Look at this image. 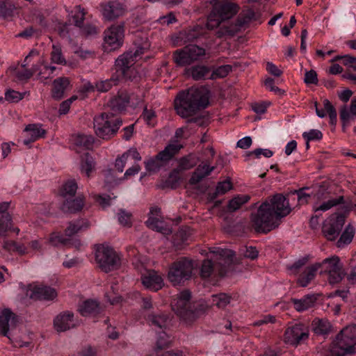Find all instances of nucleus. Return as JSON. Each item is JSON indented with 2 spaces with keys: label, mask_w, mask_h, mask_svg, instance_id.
Returning <instances> with one entry per match:
<instances>
[{
  "label": "nucleus",
  "mask_w": 356,
  "mask_h": 356,
  "mask_svg": "<svg viewBox=\"0 0 356 356\" xmlns=\"http://www.w3.org/2000/svg\"><path fill=\"white\" fill-rule=\"evenodd\" d=\"M291 211L289 200L282 194H276L263 202L257 213L251 216L252 226L257 232L268 233L277 227L281 218Z\"/></svg>",
  "instance_id": "1"
},
{
  "label": "nucleus",
  "mask_w": 356,
  "mask_h": 356,
  "mask_svg": "<svg viewBox=\"0 0 356 356\" xmlns=\"http://www.w3.org/2000/svg\"><path fill=\"white\" fill-rule=\"evenodd\" d=\"M209 92L204 87L191 88L179 92L175 99V108L181 118L192 116L195 112L209 105Z\"/></svg>",
  "instance_id": "2"
},
{
  "label": "nucleus",
  "mask_w": 356,
  "mask_h": 356,
  "mask_svg": "<svg viewBox=\"0 0 356 356\" xmlns=\"http://www.w3.org/2000/svg\"><path fill=\"white\" fill-rule=\"evenodd\" d=\"M239 6L229 0H218L214 3L208 15L207 28L209 30L220 29L221 24L232 19L239 11Z\"/></svg>",
  "instance_id": "3"
},
{
  "label": "nucleus",
  "mask_w": 356,
  "mask_h": 356,
  "mask_svg": "<svg viewBox=\"0 0 356 356\" xmlns=\"http://www.w3.org/2000/svg\"><path fill=\"white\" fill-rule=\"evenodd\" d=\"M144 48L140 47L134 51H129L120 55L115 60V74H119L120 79L132 80L136 78L137 72L134 67L137 60L144 53Z\"/></svg>",
  "instance_id": "4"
},
{
  "label": "nucleus",
  "mask_w": 356,
  "mask_h": 356,
  "mask_svg": "<svg viewBox=\"0 0 356 356\" xmlns=\"http://www.w3.org/2000/svg\"><path fill=\"white\" fill-rule=\"evenodd\" d=\"M122 122L121 119L113 114L104 113L94 118V129L99 137L108 139L117 133Z\"/></svg>",
  "instance_id": "5"
},
{
  "label": "nucleus",
  "mask_w": 356,
  "mask_h": 356,
  "mask_svg": "<svg viewBox=\"0 0 356 356\" xmlns=\"http://www.w3.org/2000/svg\"><path fill=\"white\" fill-rule=\"evenodd\" d=\"M210 252L214 254L216 259L220 260L218 264L221 266H225L229 262L234 256V252L228 249L213 248ZM214 271H218L220 276H223L225 273L222 266L218 268V265H214L210 259H206L202 262L200 270L202 277H209Z\"/></svg>",
  "instance_id": "6"
},
{
  "label": "nucleus",
  "mask_w": 356,
  "mask_h": 356,
  "mask_svg": "<svg viewBox=\"0 0 356 356\" xmlns=\"http://www.w3.org/2000/svg\"><path fill=\"white\" fill-rule=\"evenodd\" d=\"M95 261L101 270L106 273L115 270L121 265L120 256L112 248L105 245L97 246Z\"/></svg>",
  "instance_id": "7"
},
{
  "label": "nucleus",
  "mask_w": 356,
  "mask_h": 356,
  "mask_svg": "<svg viewBox=\"0 0 356 356\" xmlns=\"http://www.w3.org/2000/svg\"><path fill=\"white\" fill-rule=\"evenodd\" d=\"M259 18V14L256 13L252 9H244L238 15L236 21L229 26L222 25L220 29L216 32V35L220 38L227 35H234V33L247 29L252 21Z\"/></svg>",
  "instance_id": "8"
},
{
  "label": "nucleus",
  "mask_w": 356,
  "mask_h": 356,
  "mask_svg": "<svg viewBox=\"0 0 356 356\" xmlns=\"http://www.w3.org/2000/svg\"><path fill=\"white\" fill-rule=\"evenodd\" d=\"M103 49L105 51H115L120 48L124 42V24H113L104 31Z\"/></svg>",
  "instance_id": "9"
},
{
  "label": "nucleus",
  "mask_w": 356,
  "mask_h": 356,
  "mask_svg": "<svg viewBox=\"0 0 356 356\" xmlns=\"http://www.w3.org/2000/svg\"><path fill=\"white\" fill-rule=\"evenodd\" d=\"M193 269V261L182 258L171 265L168 277L173 285L179 284L191 277Z\"/></svg>",
  "instance_id": "10"
},
{
  "label": "nucleus",
  "mask_w": 356,
  "mask_h": 356,
  "mask_svg": "<svg viewBox=\"0 0 356 356\" xmlns=\"http://www.w3.org/2000/svg\"><path fill=\"white\" fill-rule=\"evenodd\" d=\"M205 49L195 44H189L176 50L173 54L175 63L179 66H186L199 60L205 55Z\"/></svg>",
  "instance_id": "11"
},
{
  "label": "nucleus",
  "mask_w": 356,
  "mask_h": 356,
  "mask_svg": "<svg viewBox=\"0 0 356 356\" xmlns=\"http://www.w3.org/2000/svg\"><path fill=\"white\" fill-rule=\"evenodd\" d=\"M356 345V325L344 327L337 335L334 341V348H339L341 354L353 353Z\"/></svg>",
  "instance_id": "12"
},
{
  "label": "nucleus",
  "mask_w": 356,
  "mask_h": 356,
  "mask_svg": "<svg viewBox=\"0 0 356 356\" xmlns=\"http://www.w3.org/2000/svg\"><path fill=\"white\" fill-rule=\"evenodd\" d=\"M320 265L325 273L328 275V281L330 284H337L341 281L345 273L343 266L338 257L334 256L324 259L321 263H315Z\"/></svg>",
  "instance_id": "13"
},
{
  "label": "nucleus",
  "mask_w": 356,
  "mask_h": 356,
  "mask_svg": "<svg viewBox=\"0 0 356 356\" xmlns=\"http://www.w3.org/2000/svg\"><path fill=\"white\" fill-rule=\"evenodd\" d=\"M181 147L182 146L177 143L168 145L155 157L150 158L145 162L146 170L150 172L158 170L161 166L162 162L170 160Z\"/></svg>",
  "instance_id": "14"
},
{
  "label": "nucleus",
  "mask_w": 356,
  "mask_h": 356,
  "mask_svg": "<svg viewBox=\"0 0 356 356\" xmlns=\"http://www.w3.org/2000/svg\"><path fill=\"white\" fill-rule=\"evenodd\" d=\"M344 223V216L341 214L330 216L323 224V236L329 241H334L339 236Z\"/></svg>",
  "instance_id": "15"
},
{
  "label": "nucleus",
  "mask_w": 356,
  "mask_h": 356,
  "mask_svg": "<svg viewBox=\"0 0 356 356\" xmlns=\"http://www.w3.org/2000/svg\"><path fill=\"white\" fill-rule=\"evenodd\" d=\"M141 275V280L143 286L152 291H157L163 286V279L154 270H147L143 264L136 266Z\"/></svg>",
  "instance_id": "16"
},
{
  "label": "nucleus",
  "mask_w": 356,
  "mask_h": 356,
  "mask_svg": "<svg viewBox=\"0 0 356 356\" xmlns=\"http://www.w3.org/2000/svg\"><path fill=\"white\" fill-rule=\"evenodd\" d=\"M191 298L190 291L186 290L180 292L171 302L173 311L181 318H185L191 312Z\"/></svg>",
  "instance_id": "17"
},
{
  "label": "nucleus",
  "mask_w": 356,
  "mask_h": 356,
  "mask_svg": "<svg viewBox=\"0 0 356 356\" xmlns=\"http://www.w3.org/2000/svg\"><path fill=\"white\" fill-rule=\"evenodd\" d=\"M134 98L135 95L134 94L129 95L127 92H121L118 96L110 100L109 106L111 110L115 112H121L124 111L129 104L134 106L138 104L140 99L136 98L135 100Z\"/></svg>",
  "instance_id": "18"
},
{
  "label": "nucleus",
  "mask_w": 356,
  "mask_h": 356,
  "mask_svg": "<svg viewBox=\"0 0 356 356\" xmlns=\"http://www.w3.org/2000/svg\"><path fill=\"white\" fill-rule=\"evenodd\" d=\"M102 15L104 19L107 21H113L122 16L125 13V8L124 6L117 1H111L100 5Z\"/></svg>",
  "instance_id": "19"
},
{
  "label": "nucleus",
  "mask_w": 356,
  "mask_h": 356,
  "mask_svg": "<svg viewBox=\"0 0 356 356\" xmlns=\"http://www.w3.org/2000/svg\"><path fill=\"white\" fill-rule=\"evenodd\" d=\"M161 209L155 207L150 209L149 217L146 221L147 226L156 232L168 235L171 233L170 228L159 219Z\"/></svg>",
  "instance_id": "20"
},
{
  "label": "nucleus",
  "mask_w": 356,
  "mask_h": 356,
  "mask_svg": "<svg viewBox=\"0 0 356 356\" xmlns=\"http://www.w3.org/2000/svg\"><path fill=\"white\" fill-rule=\"evenodd\" d=\"M307 338L308 333L301 324H296L288 327L284 333V341L293 346H298Z\"/></svg>",
  "instance_id": "21"
},
{
  "label": "nucleus",
  "mask_w": 356,
  "mask_h": 356,
  "mask_svg": "<svg viewBox=\"0 0 356 356\" xmlns=\"http://www.w3.org/2000/svg\"><path fill=\"white\" fill-rule=\"evenodd\" d=\"M76 325L77 321L74 314L69 311L60 313L54 320V328L58 332H65Z\"/></svg>",
  "instance_id": "22"
},
{
  "label": "nucleus",
  "mask_w": 356,
  "mask_h": 356,
  "mask_svg": "<svg viewBox=\"0 0 356 356\" xmlns=\"http://www.w3.org/2000/svg\"><path fill=\"white\" fill-rule=\"evenodd\" d=\"M27 293L30 298L34 300H52L57 296V292L54 289L43 285L30 287Z\"/></svg>",
  "instance_id": "23"
},
{
  "label": "nucleus",
  "mask_w": 356,
  "mask_h": 356,
  "mask_svg": "<svg viewBox=\"0 0 356 356\" xmlns=\"http://www.w3.org/2000/svg\"><path fill=\"white\" fill-rule=\"evenodd\" d=\"M17 316L9 309H4L0 312V333L8 338L10 329L15 327Z\"/></svg>",
  "instance_id": "24"
},
{
  "label": "nucleus",
  "mask_w": 356,
  "mask_h": 356,
  "mask_svg": "<svg viewBox=\"0 0 356 356\" xmlns=\"http://www.w3.org/2000/svg\"><path fill=\"white\" fill-rule=\"evenodd\" d=\"M216 168V165H211V162L202 161L193 172L189 180L190 184H197L200 183L203 179L209 176Z\"/></svg>",
  "instance_id": "25"
},
{
  "label": "nucleus",
  "mask_w": 356,
  "mask_h": 356,
  "mask_svg": "<svg viewBox=\"0 0 356 356\" xmlns=\"http://www.w3.org/2000/svg\"><path fill=\"white\" fill-rule=\"evenodd\" d=\"M318 297V296L316 294H307L300 299H291V302L297 312H302L314 307Z\"/></svg>",
  "instance_id": "26"
},
{
  "label": "nucleus",
  "mask_w": 356,
  "mask_h": 356,
  "mask_svg": "<svg viewBox=\"0 0 356 356\" xmlns=\"http://www.w3.org/2000/svg\"><path fill=\"white\" fill-rule=\"evenodd\" d=\"M24 132L27 138L24 140V144L29 145L38 139L44 136L46 131L40 124H29L26 127Z\"/></svg>",
  "instance_id": "27"
},
{
  "label": "nucleus",
  "mask_w": 356,
  "mask_h": 356,
  "mask_svg": "<svg viewBox=\"0 0 356 356\" xmlns=\"http://www.w3.org/2000/svg\"><path fill=\"white\" fill-rule=\"evenodd\" d=\"M36 51H31L30 54L25 58L24 63L22 65V69H18L15 72L16 77L20 81H25L29 79L33 74L38 72V66L35 65L31 69H26L25 67L29 64V57L32 55L36 54Z\"/></svg>",
  "instance_id": "28"
},
{
  "label": "nucleus",
  "mask_w": 356,
  "mask_h": 356,
  "mask_svg": "<svg viewBox=\"0 0 356 356\" xmlns=\"http://www.w3.org/2000/svg\"><path fill=\"white\" fill-rule=\"evenodd\" d=\"M70 86V80L66 77H59L53 82L52 97L55 99H60Z\"/></svg>",
  "instance_id": "29"
},
{
  "label": "nucleus",
  "mask_w": 356,
  "mask_h": 356,
  "mask_svg": "<svg viewBox=\"0 0 356 356\" xmlns=\"http://www.w3.org/2000/svg\"><path fill=\"white\" fill-rule=\"evenodd\" d=\"M318 269H320V265L316 264L307 267L298 278L297 283L298 285L302 287L307 286L314 278L316 271Z\"/></svg>",
  "instance_id": "30"
},
{
  "label": "nucleus",
  "mask_w": 356,
  "mask_h": 356,
  "mask_svg": "<svg viewBox=\"0 0 356 356\" xmlns=\"http://www.w3.org/2000/svg\"><path fill=\"white\" fill-rule=\"evenodd\" d=\"M78 310L82 316H88L99 313L101 308L96 300H87L79 305Z\"/></svg>",
  "instance_id": "31"
},
{
  "label": "nucleus",
  "mask_w": 356,
  "mask_h": 356,
  "mask_svg": "<svg viewBox=\"0 0 356 356\" xmlns=\"http://www.w3.org/2000/svg\"><path fill=\"white\" fill-rule=\"evenodd\" d=\"M84 204L83 197L81 196H78L74 199H67L65 200L61 209L65 212L69 213H76L80 211Z\"/></svg>",
  "instance_id": "32"
},
{
  "label": "nucleus",
  "mask_w": 356,
  "mask_h": 356,
  "mask_svg": "<svg viewBox=\"0 0 356 356\" xmlns=\"http://www.w3.org/2000/svg\"><path fill=\"white\" fill-rule=\"evenodd\" d=\"M197 164L196 159L192 154L181 158L178 161V166L173 170L172 176L177 172H183L193 168Z\"/></svg>",
  "instance_id": "33"
},
{
  "label": "nucleus",
  "mask_w": 356,
  "mask_h": 356,
  "mask_svg": "<svg viewBox=\"0 0 356 356\" xmlns=\"http://www.w3.org/2000/svg\"><path fill=\"white\" fill-rule=\"evenodd\" d=\"M210 70L205 65H195L186 70V74L191 76L194 80L204 79Z\"/></svg>",
  "instance_id": "34"
},
{
  "label": "nucleus",
  "mask_w": 356,
  "mask_h": 356,
  "mask_svg": "<svg viewBox=\"0 0 356 356\" xmlns=\"http://www.w3.org/2000/svg\"><path fill=\"white\" fill-rule=\"evenodd\" d=\"M120 79L119 74H113L109 79L97 82L95 85V88L100 92H108L113 86H117Z\"/></svg>",
  "instance_id": "35"
},
{
  "label": "nucleus",
  "mask_w": 356,
  "mask_h": 356,
  "mask_svg": "<svg viewBox=\"0 0 356 356\" xmlns=\"http://www.w3.org/2000/svg\"><path fill=\"white\" fill-rule=\"evenodd\" d=\"M95 162L93 158L86 153L81 158L80 170L81 173H84L88 177L90 176V173L95 170Z\"/></svg>",
  "instance_id": "36"
},
{
  "label": "nucleus",
  "mask_w": 356,
  "mask_h": 356,
  "mask_svg": "<svg viewBox=\"0 0 356 356\" xmlns=\"http://www.w3.org/2000/svg\"><path fill=\"white\" fill-rule=\"evenodd\" d=\"M94 142V138L90 135L78 134L74 139V144L76 147L85 149H91Z\"/></svg>",
  "instance_id": "37"
},
{
  "label": "nucleus",
  "mask_w": 356,
  "mask_h": 356,
  "mask_svg": "<svg viewBox=\"0 0 356 356\" xmlns=\"http://www.w3.org/2000/svg\"><path fill=\"white\" fill-rule=\"evenodd\" d=\"M77 190V184L74 179L67 181L60 190V195L65 200L73 197Z\"/></svg>",
  "instance_id": "38"
},
{
  "label": "nucleus",
  "mask_w": 356,
  "mask_h": 356,
  "mask_svg": "<svg viewBox=\"0 0 356 356\" xmlns=\"http://www.w3.org/2000/svg\"><path fill=\"white\" fill-rule=\"evenodd\" d=\"M232 188V183L229 180H225L218 183L216 191L209 194V199L210 201L214 200L218 195L225 194L230 191Z\"/></svg>",
  "instance_id": "39"
},
{
  "label": "nucleus",
  "mask_w": 356,
  "mask_h": 356,
  "mask_svg": "<svg viewBox=\"0 0 356 356\" xmlns=\"http://www.w3.org/2000/svg\"><path fill=\"white\" fill-rule=\"evenodd\" d=\"M312 325L314 332L317 334H327L331 329V324L326 319H315Z\"/></svg>",
  "instance_id": "40"
},
{
  "label": "nucleus",
  "mask_w": 356,
  "mask_h": 356,
  "mask_svg": "<svg viewBox=\"0 0 356 356\" xmlns=\"http://www.w3.org/2000/svg\"><path fill=\"white\" fill-rule=\"evenodd\" d=\"M355 235V229L351 225H348L337 241V246L342 248L351 243Z\"/></svg>",
  "instance_id": "41"
},
{
  "label": "nucleus",
  "mask_w": 356,
  "mask_h": 356,
  "mask_svg": "<svg viewBox=\"0 0 356 356\" xmlns=\"http://www.w3.org/2000/svg\"><path fill=\"white\" fill-rule=\"evenodd\" d=\"M342 203H343V197L339 196L337 198L329 200L328 201L322 203L319 206H314L313 210L314 212H317L319 211H326L332 208L333 207H335Z\"/></svg>",
  "instance_id": "42"
},
{
  "label": "nucleus",
  "mask_w": 356,
  "mask_h": 356,
  "mask_svg": "<svg viewBox=\"0 0 356 356\" xmlns=\"http://www.w3.org/2000/svg\"><path fill=\"white\" fill-rule=\"evenodd\" d=\"M231 297L226 293L213 295L211 298L212 305L219 309L225 308L230 302Z\"/></svg>",
  "instance_id": "43"
},
{
  "label": "nucleus",
  "mask_w": 356,
  "mask_h": 356,
  "mask_svg": "<svg viewBox=\"0 0 356 356\" xmlns=\"http://www.w3.org/2000/svg\"><path fill=\"white\" fill-rule=\"evenodd\" d=\"M250 196L248 195H238L232 199L228 204L227 208L229 211H235L243 204L250 200Z\"/></svg>",
  "instance_id": "44"
},
{
  "label": "nucleus",
  "mask_w": 356,
  "mask_h": 356,
  "mask_svg": "<svg viewBox=\"0 0 356 356\" xmlns=\"http://www.w3.org/2000/svg\"><path fill=\"white\" fill-rule=\"evenodd\" d=\"M232 70V67L230 65H224L219 66L213 70L209 79L215 80L217 79H222L226 77L229 72Z\"/></svg>",
  "instance_id": "45"
},
{
  "label": "nucleus",
  "mask_w": 356,
  "mask_h": 356,
  "mask_svg": "<svg viewBox=\"0 0 356 356\" xmlns=\"http://www.w3.org/2000/svg\"><path fill=\"white\" fill-rule=\"evenodd\" d=\"M15 6L8 0H0V17L6 18L13 15Z\"/></svg>",
  "instance_id": "46"
},
{
  "label": "nucleus",
  "mask_w": 356,
  "mask_h": 356,
  "mask_svg": "<svg viewBox=\"0 0 356 356\" xmlns=\"http://www.w3.org/2000/svg\"><path fill=\"white\" fill-rule=\"evenodd\" d=\"M38 77L41 79H47L51 76L54 71L56 70V67L54 66H48L47 65H44L43 62H39L38 64Z\"/></svg>",
  "instance_id": "47"
},
{
  "label": "nucleus",
  "mask_w": 356,
  "mask_h": 356,
  "mask_svg": "<svg viewBox=\"0 0 356 356\" xmlns=\"http://www.w3.org/2000/svg\"><path fill=\"white\" fill-rule=\"evenodd\" d=\"M69 239L64 237L60 232H53L50 234L49 238V243L55 247L63 245H67L68 244Z\"/></svg>",
  "instance_id": "48"
},
{
  "label": "nucleus",
  "mask_w": 356,
  "mask_h": 356,
  "mask_svg": "<svg viewBox=\"0 0 356 356\" xmlns=\"http://www.w3.org/2000/svg\"><path fill=\"white\" fill-rule=\"evenodd\" d=\"M146 124L151 127H154L156 124V115L155 111L152 108L145 107L140 116Z\"/></svg>",
  "instance_id": "49"
},
{
  "label": "nucleus",
  "mask_w": 356,
  "mask_h": 356,
  "mask_svg": "<svg viewBox=\"0 0 356 356\" xmlns=\"http://www.w3.org/2000/svg\"><path fill=\"white\" fill-rule=\"evenodd\" d=\"M199 155L200 156V158L198 159L200 161L211 162L216 155V151L213 146H208L207 147L202 149L199 152Z\"/></svg>",
  "instance_id": "50"
},
{
  "label": "nucleus",
  "mask_w": 356,
  "mask_h": 356,
  "mask_svg": "<svg viewBox=\"0 0 356 356\" xmlns=\"http://www.w3.org/2000/svg\"><path fill=\"white\" fill-rule=\"evenodd\" d=\"M167 320L168 318L165 315H153L150 316V321L152 322V325L160 329L165 328L167 325Z\"/></svg>",
  "instance_id": "51"
},
{
  "label": "nucleus",
  "mask_w": 356,
  "mask_h": 356,
  "mask_svg": "<svg viewBox=\"0 0 356 356\" xmlns=\"http://www.w3.org/2000/svg\"><path fill=\"white\" fill-rule=\"evenodd\" d=\"M323 106L327 113L329 115L332 124H335L337 121V112L330 102L325 99L323 100Z\"/></svg>",
  "instance_id": "52"
},
{
  "label": "nucleus",
  "mask_w": 356,
  "mask_h": 356,
  "mask_svg": "<svg viewBox=\"0 0 356 356\" xmlns=\"http://www.w3.org/2000/svg\"><path fill=\"white\" fill-rule=\"evenodd\" d=\"M302 137L307 141L319 140L322 138L323 134L318 129H311L309 131L304 132L302 134Z\"/></svg>",
  "instance_id": "53"
},
{
  "label": "nucleus",
  "mask_w": 356,
  "mask_h": 356,
  "mask_svg": "<svg viewBox=\"0 0 356 356\" xmlns=\"http://www.w3.org/2000/svg\"><path fill=\"white\" fill-rule=\"evenodd\" d=\"M118 221L123 226L130 227L131 225V214L121 209L118 213Z\"/></svg>",
  "instance_id": "54"
},
{
  "label": "nucleus",
  "mask_w": 356,
  "mask_h": 356,
  "mask_svg": "<svg viewBox=\"0 0 356 356\" xmlns=\"http://www.w3.org/2000/svg\"><path fill=\"white\" fill-rule=\"evenodd\" d=\"M51 60L57 64L65 63V59L62 55L61 49L53 45V50L51 51Z\"/></svg>",
  "instance_id": "55"
},
{
  "label": "nucleus",
  "mask_w": 356,
  "mask_h": 356,
  "mask_svg": "<svg viewBox=\"0 0 356 356\" xmlns=\"http://www.w3.org/2000/svg\"><path fill=\"white\" fill-rule=\"evenodd\" d=\"M241 254L245 258L255 259L258 257V251L256 248L250 246L240 250Z\"/></svg>",
  "instance_id": "56"
},
{
  "label": "nucleus",
  "mask_w": 356,
  "mask_h": 356,
  "mask_svg": "<svg viewBox=\"0 0 356 356\" xmlns=\"http://www.w3.org/2000/svg\"><path fill=\"white\" fill-rule=\"evenodd\" d=\"M81 228L82 225L79 220L74 222H70L65 231V235L67 236H72L78 233Z\"/></svg>",
  "instance_id": "57"
},
{
  "label": "nucleus",
  "mask_w": 356,
  "mask_h": 356,
  "mask_svg": "<svg viewBox=\"0 0 356 356\" xmlns=\"http://www.w3.org/2000/svg\"><path fill=\"white\" fill-rule=\"evenodd\" d=\"M86 13L80 6L76 7V11L73 15L75 26L81 27L85 19Z\"/></svg>",
  "instance_id": "58"
},
{
  "label": "nucleus",
  "mask_w": 356,
  "mask_h": 356,
  "mask_svg": "<svg viewBox=\"0 0 356 356\" xmlns=\"http://www.w3.org/2000/svg\"><path fill=\"white\" fill-rule=\"evenodd\" d=\"M81 34L85 37H92L98 33L97 28L90 24H87L81 28Z\"/></svg>",
  "instance_id": "59"
},
{
  "label": "nucleus",
  "mask_w": 356,
  "mask_h": 356,
  "mask_svg": "<svg viewBox=\"0 0 356 356\" xmlns=\"http://www.w3.org/2000/svg\"><path fill=\"white\" fill-rule=\"evenodd\" d=\"M12 219L5 220L0 218V237L6 236L8 231L11 230Z\"/></svg>",
  "instance_id": "60"
},
{
  "label": "nucleus",
  "mask_w": 356,
  "mask_h": 356,
  "mask_svg": "<svg viewBox=\"0 0 356 356\" xmlns=\"http://www.w3.org/2000/svg\"><path fill=\"white\" fill-rule=\"evenodd\" d=\"M170 343L168 336L164 332H160L156 341V348L161 350L168 346Z\"/></svg>",
  "instance_id": "61"
},
{
  "label": "nucleus",
  "mask_w": 356,
  "mask_h": 356,
  "mask_svg": "<svg viewBox=\"0 0 356 356\" xmlns=\"http://www.w3.org/2000/svg\"><path fill=\"white\" fill-rule=\"evenodd\" d=\"M23 98V95L15 90H8L5 93V99L10 102H17Z\"/></svg>",
  "instance_id": "62"
},
{
  "label": "nucleus",
  "mask_w": 356,
  "mask_h": 356,
  "mask_svg": "<svg viewBox=\"0 0 356 356\" xmlns=\"http://www.w3.org/2000/svg\"><path fill=\"white\" fill-rule=\"evenodd\" d=\"M304 81L307 84H317L318 77L316 71L314 70L306 71Z\"/></svg>",
  "instance_id": "63"
},
{
  "label": "nucleus",
  "mask_w": 356,
  "mask_h": 356,
  "mask_svg": "<svg viewBox=\"0 0 356 356\" xmlns=\"http://www.w3.org/2000/svg\"><path fill=\"white\" fill-rule=\"evenodd\" d=\"M77 356H97V351L95 348L87 346L77 353Z\"/></svg>",
  "instance_id": "64"
}]
</instances>
